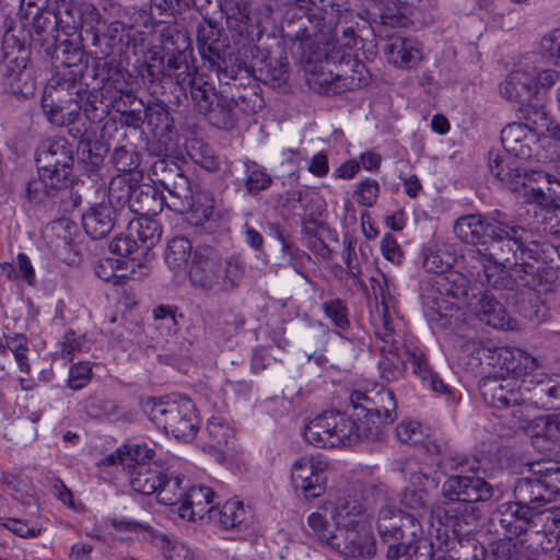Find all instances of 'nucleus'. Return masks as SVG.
<instances>
[{
	"label": "nucleus",
	"instance_id": "8fccbe9b",
	"mask_svg": "<svg viewBox=\"0 0 560 560\" xmlns=\"http://www.w3.org/2000/svg\"><path fill=\"white\" fill-rule=\"evenodd\" d=\"M150 171L153 182L160 184L162 187H165L167 183L176 179V176L184 172L183 167L177 162L165 154L153 162Z\"/></svg>",
	"mask_w": 560,
	"mask_h": 560
},
{
	"label": "nucleus",
	"instance_id": "4d7b16f0",
	"mask_svg": "<svg viewBox=\"0 0 560 560\" xmlns=\"http://www.w3.org/2000/svg\"><path fill=\"white\" fill-rule=\"evenodd\" d=\"M350 402L354 410L361 409L364 412V420L358 422L361 428L371 425V422H376L373 415L380 413L377 409H373V394H368L360 390H354L350 395Z\"/></svg>",
	"mask_w": 560,
	"mask_h": 560
},
{
	"label": "nucleus",
	"instance_id": "dca6fc26",
	"mask_svg": "<svg viewBox=\"0 0 560 560\" xmlns=\"http://www.w3.org/2000/svg\"><path fill=\"white\" fill-rule=\"evenodd\" d=\"M401 474L409 487L400 494V503L407 509L413 511L428 510V491L436 489L439 482L422 471L420 465L415 460H406L401 467Z\"/></svg>",
	"mask_w": 560,
	"mask_h": 560
},
{
	"label": "nucleus",
	"instance_id": "5fc2aeb1",
	"mask_svg": "<svg viewBox=\"0 0 560 560\" xmlns=\"http://www.w3.org/2000/svg\"><path fill=\"white\" fill-rule=\"evenodd\" d=\"M187 56L186 52L179 51L176 55L173 54L167 60L166 71L168 75H172L171 71H174L176 81L179 84H184L186 80L195 77L196 70L194 67L189 66Z\"/></svg>",
	"mask_w": 560,
	"mask_h": 560
},
{
	"label": "nucleus",
	"instance_id": "20e7f679",
	"mask_svg": "<svg viewBox=\"0 0 560 560\" xmlns=\"http://www.w3.org/2000/svg\"><path fill=\"white\" fill-rule=\"evenodd\" d=\"M245 266L237 256L221 259L210 247L194 250L188 279L190 284L205 293L220 294L234 291L242 282Z\"/></svg>",
	"mask_w": 560,
	"mask_h": 560
},
{
	"label": "nucleus",
	"instance_id": "bb28decb",
	"mask_svg": "<svg viewBox=\"0 0 560 560\" xmlns=\"http://www.w3.org/2000/svg\"><path fill=\"white\" fill-rule=\"evenodd\" d=\"M396 408L397 405L393 392L382 388L373 393V409H377L380 413L373 415V419L376 422H371V425L364 427L368 440L378 438L383 432V428L396 419Z\"/></svg>",
	"mask_w": 560,
	"mask_h": 560
},
{
	"label": "nucleus",
	"instance_id": "f8f14e48",
	"mask_svg": "<svg viewBox=\"0 0 560 560\" xmlns=\"http://www.w3.org/2000/svg\"><path fill=\"white\" fill-rule=\"evenodd\" d=\"M36 164L39 177L46 187L63 189L69 186L70 149L68 140L60 138L47 148L37 150Z\"/></svg>",
	"mask_w": 560,
	"mask_h": 560
},
{
	"label": "nucleus",
	"instance_id": "473e14b6",
	"mask_svg": "<svg viewBox=\"0 0 560 560\" xmlns=\"http://www.w3.org/2000/svg\"><path fill=\"white\" fill-rule=\"evenodd\" d=\"M237 102L234 98H230L222 94L221 97H217V102L206 114V118L212 126L231 130L233 129L241 118L240 108Z\"/></svg>",
	"mask_w": 560,
	"mask_h": 560
},
{
	"label": "nucleus",
	"instance_id": "a18cd8bd",
	"mask_svg": "<svg viewBox=\"0 0 560 560\" xmlns=\"http://www.w3.org/2000/svg\"><path fill=\"white\" fill-rule=\"evenodd\" d=\"M395 350V352L381 353L382 359L378 362L380 376L385 382H393L399 380L406 370L407 358L402 349Z\"/></svg>",
	"mask_w": 560,
	"mask_h": 560
},
{
	"label": "nucleus",
	"instance_id": "2f4dec72",
	"mask_svg": "<svg viewBox=\"0 0 560 560\" xmlns=\"http://www.w3.org/2000/svg\"><path fill=\"white\" fill-rule=\"evenodd\" d=\"M412 366L413 373L422 381L423 385L431 388L435 393L451 394L450 387L440 378L438 373L432 371L424 354L420 351L406 348L402 349Z\"/></svg>",
	"mask_w": 560,
	"mask_h": 560
},
{
	"label": "nucleus",
	"instance_id": "864d4df0",
	"mask_svg": "<svg viewBox=\"0 0 560 560\" xmlns=\"http://www.w3.org/2000/svg\"><path fill=\"white\" fill-rule=\"evenodd\" d=\"M180 485V478L173 477L167 479L166 476L163 475V485L156 491L159 502L165 505H180L185 494V490Z\"/></svg>",
	"mask_w": 560,
	"mask_h": 560
},
{
	"label": "nucleus",
	"instance_id": "f257e3e1",
	"mask_svg": "<svg viewBox=\"0 0 560 560\" xmlns=\"http://www.w3.org/2000/svg\"><path fill=\"white\" fill-rule=\"evenodd\" d=\"M453 231L462 242L486 244L487 256L493 262L483 267L485 282L497 290L522 289L536 293V302L552 290L556 270L548 266L560 257L559 247L533 238L532 231L502 219H485L481 214L459 217Z\"/></svg>",
	"mask_w": 560,
	"mask_h": 560
},
{
	"label": "nucleus",
	"instance_id": "423d86ee",
	"mask_svg": "<svg viewBox=\"0 0 560 560\" xmlns=\"http://www.w3.org/2000/svg\"><path fill=\"white\" fill-rule=\"evenodd\" d=\"M375 497V503H382L377 514V530L387 548L413 547L423 529L419 520L386 503L387 493L384 485L373 486L368 490Z\"/></svg>",
	"mask_w": 560,
	"mask_h": 560
},
{
	"label": "nucleus",
	"instance_id": "aec40b11",
	"mask_svg": "<svg viewBox=\"0 0 560 560\" xmlns=\"http://www.w3.org/2000/svg\"><path fill=\"white\" fill-rule=\"evenodd\" d=\"M124 217L121 209L107 202H102L81 215L82 228L92 240L105 237L115 223Z\"/></svg>",
	"mask_w": 560,
	"mask_h": 560
},
{
	"label": "nucleus",
	"instance_id": "3c124183",
	"mask_svg": "<svg viewBox=\"0 0 560 560\" xmlns=\"http://www.w3.org/2000/svg\"><path fill=\"white\" fill-rule=\"evenodd\" d=\"M535 436L556 444L560 442V416H541L534 420Z\"/></svg>",
	"mask_w": 560,
	"mask_h": 560
},
{
	"label": "nucleus",
	"instance_id": "e433bc0d",
	"mask_svg": "<svg viewBox=\"0 0 560 560\" xmlns=\"http://www.w3.org/2000/svg\"><path fill=\"white\" fill-rule=\"evenodd\" d=\"M124 221L128 222L129 233L131 235L136 234L138 241L145 249L152 248L160 242L162 236V226L153 219V217H139L135 220L126 217L124 218Z\"/></svg>",
	"mask_w": 560,
	"mask_h": 560
},
{
	"label": "nucleus",
	"instance_id": "9d476101",
	"mask_svg": "<svg viewBox=\"0 0 560 560\" xmlns=\"http://www.w3.org/2000/svg\"><path fill=\"white\" fill-rule=\"evenodd\" d=\"M144 411L158 428L177 440L190 441L198 431L195 405L189 398L170 401L149 399Z\"/></svg>",
	"mask_w": 560,
	"mask_h": 560
},
{
	"label": "nucleus",
	"instance_id": "e2e57ef3",
	"mask_svg": "<svg viewBox=\"0 0 560 560\" xmlns=\"http://www.w3.org/2000/svg\"><path fill=\"white\" fill-rule=\"evenodd\" d=\"M322 307L325 315L337 328L347 329L349 327L348 308L340 299L326 301Z\"/></svg>",
	"mask_w": 560,
	"mask_h": 560
},
{
	"label": "nucleus",
	"instance_id": "052dcab7",
	"mask_svg": "<svg viewBox=\"0 0 560 560\" xmlns=\"http://www.w3.org/2000/svg\"><path fill=\"white\" fill-rule=\"evenodd\" d=\"M542 527L545 533L559 536L560 535V506L545 511H536V529L539 533Z\"/></svg>",
	"mask_w": 560,
	"mask_h": 560
},
{
	"label": "nucleus",
	"instance_id": "ea45409f",
	"mask_svg": "<svg viewBox=\"0 0 560 560\" xmlns=\"http://www.w3.org/2000/svg\"><path fill=\"white\" fill-rule=\"evenodd\" d=\"M105 151L104 145L94 140L93 135H84L77 145L78 162L83 164L88 172H93L102 163Z\"/></svg>",
	"mask_w": 560,
	"mask_h": 560
},
{
	"label": "nucleus",
	"instance_id": "4c0bfd02",
	"mask_svg": "<svg viewBox=\"0 0 560 560\" xmlns=\"http://www.w3.org/2000/svg\"><path fill=\"white\" fill-rule=\"evenodd\" d=\"M483 358H487V365L499 369L494 374L503 373L505 376H514L517 371L516 355H522V350L510 347H495L490 350H480Z\"/></svg>",
	"mask_w": 560,
	"mask_h": 560
},
{
	"label": "nucleus",
	"instance_id": "4468645a",
	"mask_svg": "<svg viewBox=\"0 0 560 560\" xmlns=\"http://www.w3.org/2000/svg\"><path fill=\"white\" fill-rule=\"evenodd\" d=\"M4 61L2 74L5 90L16 96L30 97L35 92L33 72L27 68L28 51L24 43L16 38V56H0Z\"/></svg>",
	"mask_w": 560,
	"mask_h": 560
},
{
	"label": "nucleus",
	"instance_id": "f03ea898",
	"mask_svg": "<svg viewBox=\"0 0 560 560\" xmlns=\"http://www.w3.org/2000/svg\"><path fill=\"white\" fill-rule=\"evenodd\" d=\"M493 494L492 485L475 474L451 475L442 483V499L434 503L432 513L456 535H467L481 518L478 503L491 500Z\"/></svg>",
	"mask_w": 560,
	"mask_h": 560
},
{
	"label": "nucleus",
	"instance_id": "0e129e2a",
	"mask_svg": "<svg viewBox=\"0 0 560 560\" xmlns=\"http://www.w3.org/2000/svg\"><path fill=\"white\" fill-rule=\"evenodd\" d=\"M112 162L120 172V175L132 176V171H135L139 165L138 155L133 150H128L125 148H117L113 152Z\"/></svg>",
	"mask_w": 560,
	"mask_h": 560
},
{
	"label": "nucleus",
	"instance_id": "412c9836",
	"mask_svg": "<svg viewBox=\"0 0 560 560\" xmlns=\"http://www.w3.org/2000/svg\"><path fill=\"white\" fill-rule=\"evenodd\" d=\"M213 490L206 486H192L185 491L182 503L178 508V514L182 518L195 522L197 520H209L214 510Z\"/></svg>",
	"mask_w": 560,
	"mask_h": 560
},
{
	"label": "nucleus",
	"instance_id": "6e6d98bb",
	"mask_svg": "<svg viewBox=\"0 0 560 560\" xmlns=\"http://www.w3.org/2000/svg\"><path fill=\"white\" fill-rule=\"evenodd\" d=\"M109 522L120 540L130 539V534L138 533L139 530L148 532L152 537H156L155 530L147 523L136 522L125 517H112Z\"/></svg>",
	"mask_w": 560,
	"mask_h": 560
},
{
	"label": "nucleus",
	"instance_id": "338daca9",
	"mask_svg": "<svg viewBox=\"0 0 560 560\" xmlns=\"http://www.w3.org/2000/svg\"><path fill=\"white\" fill-rule=\"evenodd\" d=\"M265 83L272 86H281L287 83L289 78L288 63L276 60L267 63L266 69L261 70Z\"/></svg>",
	"mask_w": 560,
	"mask_h": 560
},
{
	"label": "nucleus",
	"instance_id": "49530a36",
	"mask_svg": "<svg viewBox=\"0 0 560 560\" xmlns=\"http://www.w3.org/2000/svg\"><path fill=\"white\" fill-rule=\"evenodd\" d=\"M244 186L250 196H256L260 191L268 189L272 184L271 176L267 173L266 168L260 166L255 161H246Z\"/></svg>",
	"mask_w": 560,
	"mask_h": 560
},
{
	"label": "nucleus",
	"instance_id": "774afa93",
	"mask_svg": "<svg viewBox=\"0 0 560 560\" xmlns=\"http://www.w3.org/2000/svg\"><path fill=\"white\" fill-rule=\"evenodd\" d=\"M542 54L551 58L556 65L560 66V28L547 33L540 42Z\"/></svg>",
	"mask_w": 560,
	"mask_h": 560
},
{
	"label": "nucleus",
	"instance_id": "2eb2a0df",
	"mask_svg": "<svg viewBox=\"0 0 560 560\" xmlns=\"http://www.w3.org/2000/svg\"><path fill=\"white\" fill-rule=\"evenodd\" d=\"M492 520L500 525L509 540L535 533L536 529V511L515 499L501 503L493 512Z\"/></svg>",
	"mask_w": 560,
	"mask_h": 560
},
{
	"label": "nucleus",
	"instance_id": "7c9ffc66",
	"mask_svg": "<svg viewBox=\"0 0 560 560\" xmlns=\"http://www.w3.org/2000/svg\"><path fill=\"white\" fill-rule=\"evenodd\" d=\"M525 202L529 209L527 212H534L535 217L541 215V222L547 223L557 220L560 215V201L547 194L540 187H530L524 191Z\"/></svg>",
	"mask_w": 560,
	"mask_h": 560
},
{
	"label": "nucleus",
	"instance_id": "09e8293b",
	"mask_svg": "<svg viewBox=\"0 0 560 560\" xmlns=\"http://www.w3.org/2000/svg\"><path fill=\"white\" fill-rule=\"evenodd\" d=\"M206 433L209 438V446L223 453L233 444V430L221 419L212 418L206 425Z\"/></svg>",
	"mask_w": 560,
	"mask_h": 560
},
{
	"label": "nucleus",
	"instance_id": "de8ad7c7",
	"mask_svg": "<svg viewBox=\"0 0 560 560\" xmlns=\"http://www.w3.org/2000/svg\"><path fill=\"white\" fill-rule=\"evenodd\" d=\"M215 199L210 191L198 190L192 195V206L188 209L189 220L195 225H201L214 213Z\"/></svg>",
	"mask_w": 560,
	"mask_h": 560
},
{
	"label": "nucleus",
	"instance_id": "ddd939ff",
	"mask_svg": "<svg viewBox=\"0 0 560 560\" xmlns=\"http://www.w3.org/2000/svg\"><path fill=\"white\" fill-rule=\"evenodd\" d=\"M328 463L301 457L291 469V482L296 495L310 501L323 495L327 487Z\"/></svg>",
	"mask_w": 560,
	"mask_h": 560
},
{
	"label": "nucleus",
	"instance_id": "5701e85b",
	"mask_svg": "<svg viewBox=\"0 0 560 560\" xmlns=\"http://www.w3.org/2000/svg\"><path fill=\"white\" fill-rule=\"evenodd\" d=\"M330 549L345 558H372L376 553V541L369 533L343 528L331 541Z\"/></svg>",
	"mask_w": 560,
	"mask_h": 560
},
{
	"label": "nucleus",
	"instance_id": "58836bf2",
	"mask_svg": "<svg viewBox=\"0 0 560 560\" xmlns=\"http://www.w3.org/2000/svg\"><path fill=\"white\" fill-rule=\"evenodd\" d=\"M70 221L68 219H59L52 221L46 230V237L49 240V247L54 255L61 259L67 260L70 254V235L68 229Z\"/></svg>",
	"mask_w": 560,
	"mask_h": 560
},
{
	"label": "nucleus",
	"instance_id": "0eeeda50",
	"mask_svg": "<svg viewBox=\"0 0 560 560\" xmlns=\"http://www.w3.org/2000/svg\"><path fill=\"white\" fill-rule=\"evenodd\" d=\"M361 38L351 26H341V34L339 30H335V46L345 50L351 51L358 46ZM327 66L330 63L337 65L341 68L346 66L349 69H340L334 74L329 69V74H322L319 84L325 86V92L328 94H340L346 91L355 90L366 83L364 77V65L358 62L350 52L343 51L341 56H325Z\"/></svg>",
	"mask_w": 560,
	"mask_h": 560
},
{
	"label": "nucleus",
	"instance_id": "c9c22d12",
	"mask_svg": "<svg viewBox=\"0 0 560 560\" xmlns=\"http://www.w3.org/2000/svg\"><path fill=\"white\" fill-rule=\"evenodd\" d=\"M165 190L168 191L170 200H166V207L175 212H188L192 206L194 190L185 172L176 176V179L167 183Z\"/></svg>",
	"mask_w": 560,
	"mask_h": 560
},
{
	"label": "nucleus",
	"instance_id": "72a5a7b5",
	"mask_svg": "<svg viewBox=\"0 0 560 560\" xmlns=\"http://www.w3.org/2000/svg\"><path fill=\"white\" fill-rule=\"evenodd\" d=\"M163 471L154 466H138L136 469L128 472L129 485L133 491L150 495L156 493L159 488L163 485Z\"/></svg>",
	"mask_w": 560,
	"mask_h": 560
},
{
	"label": "nucleus",
	"instance_id": "6e6552de",
	"mask_svg": "<svg viewBox=\"0 0 560 560\" xmlns=\"http://www.w3.org/2000/svg\"><path fill=\"white\" fill-rule=\"evenodd\" d=\"M470 281L458 271H447L444 276H435L430 288L421 293L424 314L428 320L439 324L440 327L451 326L452 312L455 305L443 296H451L464 302L469 301Z\"/></svg>",
	"mask_w": 560,
	"mask_h": 560
},
{
	"label": "nucleus",
	"instance_id": "1a4fd4ad",
	"mask_svg": "<svg viewBox=\"0 0 560 560\" xmlns=\"http://www.w3.org/2000/svg\"><path fill=\"white\" fill-rule=\"evenodd\" d=\"M303 436L307 443L320 448L351 446L368 439L364 428L340 411H325L314 418L306 424Z\"/></svg>",
	"mask_w": 560,
	"mask_h": 560
},
{
	"label": "nucleus",
	"instance_id": "680f3d73",
	"mask_svg": "<svg viewBox=\"0 0 560 560\" xmlns=\"http://www.w3.org/2000/svg\"><path fill=\"white\" fill-rule=\"evenodd\" d=\"M230 98H234L237 102L240 114H254L262 107V98L258 95L256 86H246L243 92L238 95H232Z\"/></svg>",
	"mask_w": 560,
	"mask_h": 560
},
{
	"label": "nucleus",
	"instance_id": "393cba45",
	"mask_svg": "<svg viewBox=\"0 0 560 560\" xmlns=\"http://www.w3.org/2000/svg\"><path fill=\"white\" fill-rule=\"evenodd\" d=\"M538 138L521 122H512L501 131V142L506 153L522 160L533 155V147L537 144Z\"/></svg>",
	"mask_w": 560,
	"mask_h": 560
},
{
	"label": "nucleus",
	"instance_id": "a878e982",
	"mask_svg": "<svg viewBox=\"0 0 560 560\" xmlns=\"http://www.w3.org/2000/svg\"><path fill=\"white\" fill-rule=\"evenodd\" d=\"M208 521L223 530L243 532L252 523V513L242 501L229 500L221 508L215 506Z\"/></svg>",
	"mask_w": 560,
	"mask_h": 560
},
{
	"label": "nucleus",
	"instance_id": "a211bd4d",
	"mask_svg": "<svg viewBox=\"0 0 560 560\" xmlns=\"http://www.w3.org/2000/svg\"><path fill=\"white\" fill-rule=\"evenodd\" d=\"M513 498L521 504L533 508V511H538L553 500L542 474L533 471V463L528 464L527 475L516 480Z\"/></svg>",
	"mask_w": 560,
	"mask_h": 560
},
{
	"label": "nucleus",
	"instance_id": "c756f323",
	"mask_svg": "<svg viewBox=\"0 0 560 560\" xmlns=\"http://www.w3.org/2000/svg\"><path fill=\"white\" fill-rule=\"evenodd\" d=\"M517 112L518 118L523 120L521 124L526 126L538 139L549 131L551 119L541 97H535L533 101L520 105Z\"/></svg>",
	"mask_w": 560,
	"mask_h": 560
},
{
	"label": "nucleus",
	"instance_id": "a19ab883",
	"mask_svg": "<svg viewBox=\"0 0 560 560\" xmlns=\"http://www.w3.org/2000/svg\"><path fill=\"white\" fill-rule=\"evenodd\" d=\"M120 453L125 455L122 459V468L128 472L136 469L138 466H154L150 460L155 455L154 447L148 443L124 444L120 446Z\"/></svg>",
	"mask_w": 560,
	"mask_h": 560
},
{
	"label": "nucleus",
	"instance_id": "6ab92c4d",
	"mask_svg": "<svg viewBox=\"0 0 560 560\" xmlns=\"http://www.w3.org/2000/svg\"><path fill=\"white\" fill-rule=\"evenodd\" d=\"M384 54L387 61L400 69L418 67L423 58L422 47L413 37L392 35L384 45Z\"/></svg>",
	"mask_w": 560,
	"mask_h": 560
},
{
	"label": "nucleus",
	"instance_id": "37998d69",
	"mask_svg": "<svg viewBox=\"0 0 560 560\" xmlns=\"http://www.w3.org/2000/svg\"><path fill=\"white\" fill-rule=\"evenodd\" d=\"M278 8L272 0H261L248 2L244 9L238 12V21L244 25L259 26L271 20L275 9Z\"/></svg>",
	"mask_w": 560,
	"mask_h": 560
},
{
	"label": "nucleus",
	"instance_id": "39448f33",
	"mask_svg": "<svg viewBox=\"0 0 560 560\" xmlns=\"http://www.w3.org/2000/svg\"><path fill=\"white\" fill-rule=\"evenodd\" d=\"M108 200L121 209L124 218L131 213L139 217H155L166 206V198L158 187L139 184L138 179L128 175H116L108 186Z\"/></svg>",
	"mask_w": 560,
	"mask_h": 560
},
{
	"label": "nucleus",
	"instance_id": "79ce46f5",
	"mask_svg": "<svg viewBox=\"0 0 560 560\" xmlns=\"http://www.w3.org/2000/svg\"><path fill=\"white\" fill-rule=\"evenodd\" d=\"M192 247L188 238L180 236L174 237L168 242L165 252V261L175 272L186 268L188 258H192Z\"/></svg>",
	"mask_w": 560,
	"mask_h": 560
},
{
	"label": "nucleus",
	"instance_id": "13d9d810",
	"mask_svg": "<svg viewBox=\"0 0 560 560\" xmlns=\"http://www.w3.org/2000/svg\"><path fill=\"white\" fill-rule=\"evenodd\" d=\"M307 525L322 544L331 547V541L336 539L338 533L330 529L328 521L319 512H313L307 516Z\"/></svg>",
	"mask_w": 560,
	"mask_h": 560
},
{
	"label": "nucleus",
	"instance_id": "f704fd0d",
	"mask_svg": "<svg viewBox=\"0 0 560 560\" xmlns=\"http://www.w3.org/2000/svg\"><path fill=\"white\" fill-rule=\"evenodd\" d=\"M369 508L368 503L363 504L357 498H339L331 512V517L338 527L354 529L355 525L359 523L355 517L364 515Z\"/></svg>",
	"mask_w": 560,
	"mask_h": 560
},
{
	"label": "nucleus",
	"instance_id": "4be33fe9",
	"mask_svg": "<svg viewBox=\"0 0 560 560\" xmlns=\"http://www.w3.org/2000/svg\"><path fill=\"white\" fill-rule=\"evenodd\" d=\"M501 95L520 105L537 97L534 74L530 73L529 63H524L512 70L500 84Z\"/></svg>",
	"mask_w": 560,
	"mask_h": 560
},
{
	"label": "nucleus",
	"instance_id": "b1692460",
	"mask_svg": "<svg viewBox=\"0 0 560 560\" xmlns=\"http://www.w3.org/2000/svg\"><path fill=\"white\" fill-rule=\"evenodd\" d=\"M144 118L155 136L164 138L174 130V119L168 106L163 102H154L145 106ZM149 150L152 154L160 156L167 151L166 141L160 139L156 143H151Z\"/></svg>",
	"mask_w": 560,
	"mask_h": 560
},
{
	"label": "nucleus",
	"instance_id": "7ed1b4c3",
	"mask_svg": "<svg viewBox=\"0 0 560 560\" xmlns=\"http://www.w3.org/2000/svg\"><path fill=\"white\" fill-rule=\"evenodd\" d=\"M479 392L483 401L497 409H560V374L530 376L523 384L503 373L487 375L479 382Z\"/></svg>",
	"mask_w": 560,
	"mask_h": 560
},
{
	"label": "nucleus",
	"instance_id": "cd10ccee",
	"mask_svg": "<svg viewBox=\"0 0 560 560\" xmlns=\"http://www.w3.org/2000/svg\"><path fill=\"white\" fill-rule=\"evenodd\" d=\"M490 173L501 183L516 190L520 186L521 165L515 156L508 155L506 152L490 151L488 158Z\"/></svg>",
	"mask_w": 560,
	"mask_h": 560
},
{
	"label": "nucleus",
	"instance_id": "c03bdc74",
	"mask_svg": "<svg viewBox=\"0 0 560 560\" xmlns=\"http://www.w3.org/2000/svg\"><path fill=\"white\" fill-rule=\"evenodd\" d=\"M190 86L191 100L197 110L205 115L210 110L217 102V97H221L222 93H217L215 90L200 78L194 77L188 80Z\"/></svg>",
	"mask_w": 560,
	"mask_h": 560
},
{
	"label": "nucleus",
	"instance_id": "9b49d317",
	"mask_svg": "<svg viewBox=\"0 0 560 560\" xmlns=\"http://www.w3.org/2000/svg\"><path fill=\"white\" fill-rule=\"evenodd\" d=\"M69 47V39H63L52 52L55 72L43 96V108L48 119L57 126L67 125L62 110L70 103Z\"/></svg>",
	"mask_w": 560,
	"mask_h": 560
},
{
	"label": "nucleus",
	"instance_id": "bf43d9fd",
	"mask_svg": "<svg viewBox=\"0 0 560 560\" xmlns=\"http://www.w3.org/2000/svg\"><path fill=\"white\" fill-rule=\"evenodd\" d=\"M533 471L542 474L553 498L560 493V466L557 463L535 462L533 463Z\"/></svg>",
	"mask_w": 560,
	"mask_h": 560
},
{
	"label": "nucleus",
	"instance_id": "c85d7f7f",
	"mask_svg": "<svg viewBox=\"0 0 560 560\" xmlns=\"http://www.w3.org/2000/svg\"><path fill=\"white\" fill-rule=\"evenodd\" d=\"M475 310L479 320L488 326L497 329L515 328V322L505 307L488 293L480 296Z\"/></svg>",
	"mask_w": 560,
	"mask_h": 560
},
{
	"label": "nucleus",
	"instance_id": "69168bd1",
	"mask_svg": "<svg viewBox=\"0 0 560 560\" xmlns=\"http://www.w3.org/2000/svg\"><path fill=\"white\" fill-rule=\"evenodd\" d=\"M530 73L534 74L537 97H540V90L549 89L560 80V72L555 69H541L529 63Z\"/></svg>",
	"mask_w": 560,
	"mask_h": 560
},
{
	"label": "nucleus",
	"instance_id": "f3484780",
	"mask_svg": "<svg viewBox=\"0 0 560 560\" xmlns=\"http://www.w3.org/2000/svg\"><path fill=\"white\" fill-rule=\"evenodd\" d=\"M324 26V18L307 12L303 7L290 9L282 23L284 36L299 42L301 47L311 46L317 39L318 33Z\"/></svg>",
	"mask_w": 560,
	"mask_h": 560
},
{
	"label": "nucleus",
	"instance_id": "603ef678",
	"mask_svg": "<svg viewBox=\"0 0 560 560\" xmlns=\"http://www.w3.org/2000/svg\"><path fill=\"white\" fill-rule=\"evenodd\" d=\"M375 336L377 338L376 347L380 353L395 352V350H400V348L405 347L402 342L396 338V334L389 318L386 316V312L383 314L382 326L376 329Z\"/></svg>",
	"mask_w": 560,
	"mask_h": 560
}]
</instances>
